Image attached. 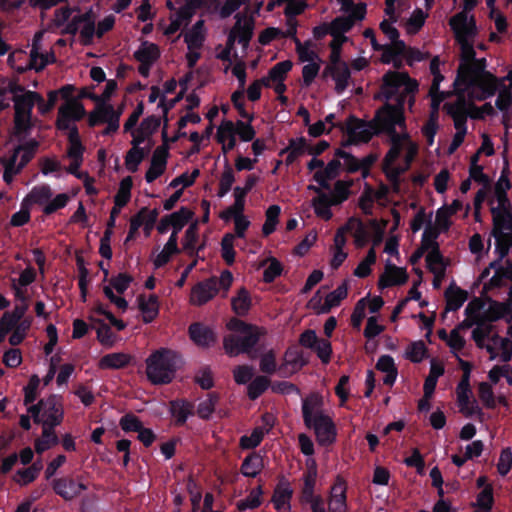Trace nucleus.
<instances>
[{"instance_id":"nucleus-1","label":"nucleus","mask_w":512,"mask_h":512,"mask_svg":"<svg viewBox=\"0 0 512 512\" xmlns=\"http://www.w3.org/2000/svg\"><path fill=\"white\" fill-rule=\"evenodd\" d=\"M322 397L311 394L302 400V417L307 428L313 429L316 439L321 446H330L336 441V426L328 415L321 410Z\"/></svg>"},{"instance_id":"nucleus-2","label":"nucleus","mask_w":512,"mask_h":512,"mask_svg":"<svg viewBox=\"0 0 512 512\" xmlns=\"http://www.w3.org/2000/svg\"><path fill=\"white\" fill-rule=\"evenodd\" d=\"M180 363L178 353L170 349L157 350L146 360L147 378L155 385L168 384L174 379Z\"/></svg>"},{"instance_id":"nucleus-3","label":"nucleus","mask_w":512,"mask_h":512,"mask_svg":"<svg viewBox=\"0 0 512 512\" xmlns=\"http://www.w3.org/2000/svg\"><path fill=\"white\" fill-rule=\"evenodd\" d=\"M418 91V82L412 79L407 72L388 71L383 75L381 93L388 102L395 98L392 104L395 109L404 112V105L408 95Z\"/></svg>"},{"instance_id":"nucleus-4","label":"nucleus","mask_w":512,"mask_h":512,"mask_svg":"<svg viewBox=\"0 0 512 512\" xmlns=\"http://www.w3.org/2000/svg\"><path fill=\"white\" fill-rule=\"evenodd\" d=\"M42 100V95L35 91H26L20 97H12L14 102V134L16 136L30 133L32 123V111L35 100Z\"/></svg>"},{"instance_id":"nucleus-5","label":"nucleus","mask_w":512,"mask_h":512,"mask_svg":"<svg viewBox=\"0 0 512 512\" xmlns=\"http://www.w3.org/2000/svg\"><path fill=\"white\" fill-rule=\"evenodd\" d=\"M493 229L491 236L495 238V253L503 260L512 248V215L509 211L501 213L492 208Z\"/></svg>"},{"instance_id":"nucleus-6","label":"nucleus","mask_w":512,"mask_h":512,"mask_svg":"<svg viewBox=\"0 0 512 512\" xmlns=\"http://www.w3.org/2000/svg\"><path fill=\"white\" fill-rule=\"evenodd\" d=\"M370 124L376 135L393 132L396 127L401 130L407 129L405 113L395 109L389 102H385L376 110Z\"/></svg>"},{"instance_id":"nucleus-7","label":"nucleus","mask_w":512,"mask_h":512,"mask_svg":"<svg viewBox=\"0 0 512 512\" xmlns=\"http://www.w3.org/2000/svg\"><path fill=\"white\" fill-rule=\"evenodd\" d=\"M262 332L247 333L246 335L228 334L223 338V348L229 357H236L240 354H248L252 359L253 348L258 344Z\"/></svg>"},{"instance_id":"nucleus-8","label":"nucleus","mask_w":512,"mask_h":512,"mask_svg":"<svg viewBox=\"0 0 512 512\" xmlns=\"http://www.w3.org/2000/svg\"><path fill=\"white\" fill-rule=\"evenodd\" d=\"M337 126L348 135V140L343 144L344 146L368 143L376 135L370 120L365 121L354 115H350L345 124L340 123Z\"/></svg>"},{"instance_id":"nucleus-9","label":"nucleus","mask_w":512,"mask_h":512,"mask_svg":"<svg viewBox=\"0 0 512 512\" xmlns=\"http://www.w3.org/2000/svg\"><path fill=\"white\" fill-rule=\"evenodd\" d=\"M44 404L42 411L44 436H49L51 427L59 426L64 419V408L61 396L51 394L47 398L41 399Z\"/></svg>"},{"instance_id":"nucleus-10","label":"nucleus","mask_w":512,"mask_h":512,"mask_svg":"<svg viewBox=\"0 0 512 512\" xmlns=\"http://www.w3.org/2000/svg\"><path fill=\"white\" fill-rule=\"evenodd\" d=\"M486 59H474L471 63H460L457 69V75L454 80V87L464 85L472 87L476 79L486 76Z\"/></svg>"},{"instance_id":"nucleus-11","label":"nucleus","mask_w":512,"mask_h":512,"mask_svg":"<svg viewBox=\"0 0 512 512\" xmlns=\"http://www.w3.org/2000/svg\"><path fill=\"white\" fill-rule=\"evenodd\" d=\"M163 144L158 146L152 155L150 166L145 173V180L148 183L154 182L166 170L167 159L169 157V145L167 132L164 129L162 132Z\"/></svg>"},{"instance_id":"nucleus-12","label":"nucleus","mask_w":512,"mask_h":512,"mask_svg":"<svg viewBox=\"0 0 512 512\" xmlns=\"http://www.w3.org/2000/svg\"><path fill=\"white\" fill-rule=\"evenodd\" d=\"M86 115L84 105L78 100H71L62 104L58 109L55 126L60 131L70 128L71 122L80 121Z\"/></svg>"},{"instance_id":"nucleus-13","label":"nucleus","mask_w":512,"mask_h":512,"mask_svg":"<svg viewBox=\"0 0 512 512\" xmlns=\"http://www.w3.org/2000/svg\"><path fill=\"white\" fill-rule=\"evenodd\" d=\"M54 493L65 501H72L77 498L82 491L87 490V485L82 482H76L70 476L55 478L51 482Z\"/></svg>"},{"instance_id":"nucleus-14","label":"nucleus","mask_w":512,"mask_h":512,"mask_svg":"<svg viewBox=\"0 0 512 512\" xmlns=\"http://www.w3.org/2000/svg\"><path fill=\"white\" fill-rule=\"evenodd\" d=\"M217 293L218 278L216 276H212L193 286L190 301L193 305L202 306L212 300Z\"/></svg>"},{"instance_id":"nucleus-15","label":"nucleus","mask_w":512,"mask_h":512,"mask_svg":"<svg viewBox=\"0 0 512 512\" xmlns=\"http://www.w3.org/2000/svg\"><path fill=\"white\" fill-rule=\"evenodd\" d=\"M443 110L452 117L456 132L467 133V101L463 94H460L453 103H445Z\"/></svg>"},{"instance_id":"nucleus-16","label":"nucleus","mask_w":512,"mask_h":512,"mask_svg":"<svg viewBox=\"0 0 512 512\" xmlns=\"http://www.w3.org/2000/svg\"><path fill=\"white\" fill-rule=\"evenodd\" d=\"M190 339L199 347L208 348L216 342V334L212 328L202 322H194L188 328Z\"/></svg>"},{"instance_id":"nucleus-17","label":"nucleus","mask_w":512,"mask_h":512,"mask_svg":"<svg viewBox=\"0 0 512 512\" xmlns=\"http://www.w3.org/2000/svg\"><path fill=\"white\" fill-rule=\"evenodd\" d=\"M408 280V274L404 268L388 263L385 265V271L378 280L380 289L403 285Z\"/></svg>"},{"instance_id":"nucleus-18","label":"nucleus","mask_w":512,"mask_h":512,"mask_svg":"<svg viewBox=\"0 0 512 512\" xmlns=\"http://www.w3.org/2000/svg\"><path fill=\"white\" fill-rule=\"evenodd\" d=\"M323 78L331 76L335 81V91L337 94L343 93L347 86L351 76L350 70L346 62L342 61L337 63L332 70H327V66L323 70Z\"/></svg>"},{"instance_id":"nucleus-19","label":"nucleus","mask_w":512,"mask_h":512,"mask_svg":"<svg viewBox=\"0 0 512 512\" xmlns=\"http://www.w3.org/2000/svg\"><path fill=\"white\" fill-rule=\"evenodd\" d=\"M169 410L171 415L175 418V425L183 426L187 419L194 415L195 406L186 399H175L170 401Z\"/></svg>"},{"instance_id":"nucleus-20","label":"nucleus","mask_w":512,"mask_h":512,"mask_svg":"<svg viewBox=\"0 0 512 512\" xmlns=\"http://www.w3.org/2000/svg\"><path fill=\"white\" fill-rule=\"evenodd\" d=\"M235 18L236 23L233 29L236 32L238 41L243 46H248L253 36L254 18L252 16L244 15L241 13H237Z\"/></svg>"},{"instance_id":"nucleus-21","label":"nucleus","mask_w":512,"mask_h":512,"mask_svg":"<svg viewBox=\"0 0 512 512\" xmlns=\"http://www.w3.org/2000/svg\"><path fill=\"white\" fill-rule=\"evenodd\" d=\"M293 496V489L291 488L290 482L282 477L277 484L273 496L272 502L274 504V508L278 511L285 508L288 511L291 509L290 500Z\"/></svg>"},{"instance_id":"nucleus-22","label":"nucleus","mask_w":512,"mask_h":512,"mask_svg":"<svg viewBox=\"0 0 512 512\" xmlns=\"http://www.w3.org/2000/svg\"><path fill=\"white\" fill-rule=\"evenodd\" d=\"M264 468L263 457L259 452H251L247 455L240 468V472L243 476L248 478L257 477Z\"/></svg>"},{"instance_id":"nucleus-23","label":"nucleus","mask_w":512,"mask_h":512,"mask_svg":"<svg viewBox=\"0 0 512 512\" xmlns=\"http://www.w3.org/2000/svg\"><path fill=\"white\" fill-rule=\"evenodd\" d=\"M347 294H348V284H347V281H344L334 291L327 294V296L325 297L324 304L319 308L317 313L318 314L329 313L333 307H337L340 305L341 301L347 297Z\"/></svg>"},{"instance_id":"nucleus-24","label":"nucleus","mask_w":512,"mask_h":512,"mask_svg":"<svg viewBox=\"0 0 512 512\" xmlns=\"http://www.w3.org/2000/svg\"><path fill=\"white\" fill-rule=\"evenodd\" d=\"M468 298V293L451 284L445 291L446 311L459 310Z\"/></svg>"},{"instance_id":"nucleus-25","label":"nucleus","mask_w":512,"mask_h":512,"mask_svg":"<svg viewBox=\"0 0 512 512\" xmlns=\"http://www.w3.org/2000/svg\"><path fill=\"white\" fill-rule=\"evenodd\" d=\"M138 302L139 309L143 314V322L151 323L159 313L158 297L153 294L146 300L144 295H139Z\"/></svg>"},{"instance_id":"nucleus-26","label":"nucleus","mask_w":512,"mask_h":512,"mask_svg":"<svg viewBox=\"0 0 512 512\" xmlns=\"http://www.w3.org/2000/svg\"><path fill=\"white\" fill-rule=\"evenodd\" d=\"M499 85V80L492 73H486V76L476 79V83L473 86L481 89V95L477 99L482 101L493 96L498 90Z\"/></svg>"},{"instance_id":"nucleus-27","label":"nucleus","mask_w":512,"mask_h":512,"mask_svg":"<svg viewBox=\"0 0 512 512\" xmlns=\"http://www.w3.org/2000/svg\"><path fill=\"white\" fill-rule=\"evenodd\" d=\"M506 280L512 281V262L510 260L506 261V266H499L496 269L495 274L484 285V289L501 288L505 285Z\"/></svg>"},{"instance_id":"nucleus-28","label":"nucleus","mask_w":512,"mask_h":512,"mask_svg":"<svg viewBox=\"0 0 512 512\" xmlns=\"http://www.w3.org/2000/svg\"><path fill=\"white\" fill-rule=\"evenodd\" d=\"M53 193L49 185L43 184L34 186L30 193L24 198V201L28 205L30 204H38L44 205L49 202Z\"/></svg>"},{"instance_id":"nucleus-29","label":"nucleus","mask_w":512,"mask_h":512,"mask_svg":"<svg viewBox=\"0 0 512 512\" xmlns=\"http://www.w3.org/2000/svg\"><path fill=\"white\" fill-rule=\"evenodd\" d=\"M251 305H252V303H251L250 294H249L248 290L244 287H242L238 291L237 296H235L231 299L232 310L238 316L247 315L251 308Z\"/></svg>"},{"instance_id":"nucleus-30","label":"nucleus","mask_w":512,"mask_h":512,"mask_svg":"<svg viewBox=\"0 0 512 512\" xmlns=\"http://www.w3.org/2000/svg\"><path fill=\"white\" fill-rule=\"evenodd\" d=\"M312 206L314 208L315 214L324 219L330 220L333 216L331 211V206H335L333 200L330 199L329 194H320L316 198L312 200Z\"/></svg>"},{"instance_id":"nucleus-31","label":"nucleus","mask_w":512,"mask_h":512,"mask_svg":"<svg viewBox=\"0 0 512 512\" xmlns=\"http://www.w3.org/2000/svg\"><path fill=\"white\" fill-rule=\"evenodd\" d=\"M317 470L315 466V461L312 460V467L304 473L303 476V487L301 491V501L304 503L307 500H312L314 498V488L316 484Z\"/></svg>"},{"instance_id":"nucleus-32","label":"nucleus","mask_w":512,"mask_h":512,"mask_svg":"<svg viewBox=\"0 0 512 512\" xmlns=\"http://www.w3.org/2000/svg\"><path fill=\"white\" fill-rule=\"evenodd\" d=\"M130 363V356L124 353H110L104 355L99 362L102 369H120Z\"/></svg>"},{"instance_id":"nucleus-33","label":"nucleus","mask_w":512,"mask_h":512,"mask_svg":"<svg viewBox=\"0 0 512 512\" xmlns=\"http://www.w3.org/2000/svg\"><path fill=\"white\" fill-rule=\"evenodd\" d=\"M160 57V51L156 44L143 42L141 47L134 52V58L140 62L154 63Z\"/></svg>"},{"instance_id":"nucleus-34","label":"nucleus","mask_w":512,"mask_h":512,"mask_svg":"<svg viewBox=\"0 0 512 512\" xmlns=\"http://www.w3.org/2000/svg\"><path fill=\"white\" fill-rule=\"evenodd\" d=\"M39 146V143L32 139L24 144H20L17 147L14 148L11 155L16 156V160L19 157V153L23 152L20 158V168H24L33 158L37 148Z\"/></svg>"},{"instance_id":"nucleus-35","label":"nucleus","mask_w":512,"mask_h":512,"mask_svg":"<svg viewBox=\"0 0 512 512\" xmlns=\"http://www.w3.org/2000/svg\"><path fill=\"white\" fill-rule=\"evenodd\" d=\"M262 494L263 489L262 486L259 485L258 487L252 489L245 499L239 500L237 502V509L242 512L248 509L253 510L258 508L262 504Z\"/></svg>"},{"instance_id":"nucleus-36","label":"nucleus","mask_w":512,"mask_h":512,"mask_svg":"<svg viewBox=\"0 0 512 512\" xmlns=\"http://www.w3.org/2000/svg\"><path fill=\"white\" fill-rule=\"evenodd\" d=\"M329 25L331 29V36H333V38L345 36L344 34L349 32L354 26L352 17L347 16H338L334 18Z\"/></svg>"},{"instance_id":"nucleus-37","label":"nucleus","mask_w":512,"mask_h":512,"mask_svg":"<svg viewBox=\"0 0 512 512\" xmlns=\"http://www.w3.org/2000/svg\"><path fill=\"white\" fill-rule=\"evenodd\" d=\"M296 52L301 62H315L318 60L321 62L317 52L311 49L313 43L311 40H307L302 43L298 38H295Z\"/></svg>"},{"instance_id":"nucleus-38","label":"nucleus","mask_w":512,"mask_h":512,"mask_svg":"<svg viewBox=\"0 0 512 512\" xmlns=\"http://www.w3.org/2000/svg\"><path fill=\"white\" fill-rule=\"evenodd\" d=\"M352 181L337 180L331 192L330 199L333 200L334 205H340L349 198L350 187Z\"/></svg>"},{"instance_id":"nucleus-39","label":"nucleus","mask_w":512,"mask_h":512,"mask_svg":"<svg viewBox=\"0 0 512 512\" xmlns=\"http://www.w3.org/2000/svg\"><path fill=\"white\" fill-rule=\"evenodd\" d=\"M113 113V106L111 104L100 103L96 106V109L88 115V125L95 127L105 120H108L107 116Z\"/></svg>"},{"instance_id":"nucleus-40","label":"nucleus","mask_w":512,"mask_h":512,"mask_svg":"<svg viewBox=\"0 0 512 512\" xmlns=\"http://www.w3.org/2000/svg\"><path fill=\"white\" fill-rule=\"evenodd\" d=\"M449 24L455 32L465 31L467 34L470 32V30L476 28L475 19L473 16L470 18L468 27V16L466 11H461L454 15L450 19Z\"/></svg>"},{"instance_id":"nucleus-41","label":"nucleus","mask_w":512,"mask_h":512,"mask_svg":"<svg viewBox=\"0 0 512 512\" xmlns=\"http://www.w3.org/2000/svg\"><path fill=\"white\" fill-rule=\"evenodd\" d=\"M218 400H219V396L217 393H215V392L208 393L207 398L198 404L196 413L199 416V418H201L203 420L210 419L211 415L213 414V412L215 410V406H216Z\"/></svg>"},{"instance_id":"nucleus-42","label":"nucleus","mask_w":512,"mask_h":512,"mask_svg":"<svg viewBox=\"0 0 512 512\" xmlns=\"http://www.w3.org/2000/svg\"><path fill=\"white\" fill-rule=\"evenodd\" d=\"M133 181L130 176L123 178L120 182L119 189L114 196V204L119 207H124L128 204L131 198V189Z\"/></svg>"},{"instance_id":"nucleus-43","label":"nucleus","mask_w":512,"mask_h":512,"mask_svg":"<svg viewBox=\"0 0 512 512\" xmlns=\"http://www.w3.org/2000/svg\"><path fill=\"white\" fill-rule=\"evenodd\" d=\"M281 213V208L279 205H271L266 210V219L262 226V233L264 236H269L272 234L278 223V218Z\"/></svg>"},{"instance_id":"nucleus-44","label":"nucleus","mask_w":512,"mask_h":512,"mask_svg":"<svg viewBox=\"0 0 512 512\" xmlns=\"http://www.w3.org/2000/svg\"><path fill=\"white\" fill-rule=\"evenodd\" d=\"M56 427H51L49 431V436H44V426H42V435L40 438L35 440L34 447L35 451L38 454L44 453L50 447L55 446L59 442V438L55 433Z\"/></svg>"},{"instance_id":"nucleus-45","label":"nucleus","mask_w":512,"mask_h":512,"mask_svg":"<svg viewBox=\"0 0 512 512\" xmlns=\"http://www.w3.org/2000/svg\"><path fill=\"white\" fill-rule=\"evenodd\" d=\"M197 241H198V228H197V224L193 223L185 231L184 241H183V248L190 256H193L194 254L198 253V251L200 249H202V246L199 247L198 249H196Z\"/></svg>"},{"instance_id":"nucleus-46","label":"nucleus","mask_w":512,"mask_h":512,"mask_svg":"<svg viewBox=\"0 0 512 512\" xmlns=\"http://www.w3.org/2000/svg\"><path fill=\"white\" fill-rule=\"evenodd\" d=\"M250 1L251 0H226L220 9V17L222 19L228 18L242 5H245V8L241 14L248 15L251 10Z\"/></svg>"},{"instance_id":"nucleus-47","label":"nucleus","mask_w":512,"mask_h":512,"mask_svg":"<svg viewBox=\"0 0 512 512\" xmlns=\"http://www.w3.org/2000/svg\"><path fill=\"white\" fill-rule=\"evenodd\" d=\"M269 386L270 380L266 376H257L249 383L247 395L251 400H256Z\"/></svg>"},{"instance_id":"nucleus-48","label":"nucleus","mask_w":512,"mask_h":512,"mask_svg":"<svg viewBox=\"0 0 512 512\" xmlns=\"http://www.w3.org/2000/svg\"><path fill=\"white\" fill-rule=\"evenodd\" d=\"M428 349L422 340L412 342L405 351V357L413 363H420L427 356Z\"/></svg>"},{"instance_id":"nucleus-49","label":"nucleus","mask_w":512,"mask_h":512,"mask_svg":"<svg viewBox=\"0 0 512 512\" xmlns=\"http://www.w3.org/2000/svg\"><path fill=\"white\" fill-rule=\"evenodd\" d=\"M234 238L233 234L227 233L221 240V256L228 266L233 265L235 262Z\"/></svg>"},{"instance_id":"nucleus-50","label":"nucleus","mask_w":512,"mask_h":512,"mask_svg":"<svg viewBox=\"0 0 512 512\" xmlns=\"http://www.w3.org/2000/svg\"><path fill=\"white\" fill-rule=\"evenodd\" d=\"M88 13V19L83 21L80 27L81 43L84 46H89L93 43V38L96 35L95 21L91 12Z\"/></svg>"},{"instance_id":"nucleus-51","label":"nucleus","mask_w":512,"mask_h":512,"mask_svg":"<svg viewBox=\"0 0 512 512\" xmlns=\"http://www.w3.org/2000/svg\"><path fill=\"white\" fill-rule=\"evenodd\" d=\"M0 163L4 167L3 180L7 184H10L13 180V177L23 169L20 168V163L16 165L17 160L15 155H10L8 158H0Z\"/></svg>"},{"instance_id":"nucleus-52","label":"nucleus","mask_w":512,"mask_h":512,"mask_svg":"<svg viewBox=\"0 0 512 512\" xmlns=\"http://www.w3.org/2000/svg\"><path fill=\"white\" fill-rule=\"evenodd\" d=\"M441 232L442 231L432 223V220H429L422 234L421 245L426 246L428 250L430 248H439V244L436 240Z\"/></svg>"},{"instance_id":"nucleus-53","label":"nucleus","mask_w":512,"mask_h":512,"mask_svg":"<svg viewBox=\"0 0 512 512\" xmlns=\"http://www.w3.org/2000/svg\"><path fill=\"white\" fill-rule=\"evenodd\" d=\"M235 182V176L233 169L229 165L228 161H226L225 169L221 175L219 181V188L217 192V196L222 198L224 197L232 188L233 183Z\"/></svg>"},{"instance_id":"nucleus-54","label":"nucleus","mask_w":512,"mask_h":512,"mask_svg":"<svg viewBox=\"0 0 512 512\" xmlns=\"http://www.w3.org/2000/svg\"><path fill=\"white\" fill-rule=\"evenodd\" d=\"M227 328L235 332L236 335H246L247 333L262 332L258 326L244 322L238 318H232L227 323Z\"/></svg>"},{"instance_id":"nucleus-55","label":"nucleus","mask_w":512,"mask_h":512,"mask_svg":"<svg viewBox=\"0 0 512 512\" xmlns=\"http://www.w3.org/2000/svg\"><path fill=\"white\" fill-rule=\"evenodd\" d=\"M146 156L144 148H131L125 156L126 168L135 173L138 170L139 164L143 161Z\"/></svg>"},{"instance_id":"nucleus-56","label":"nucleus","mask_w":512,"mask_h":512,"mask_svg":"<svg viewBox=\"0 0 512 512\" xmlns=\"http://www.w3.org/2000/svg\"><path fill=\"white\" fill-rule=\"evenodd\" d=\"M348 40L346 36H341L340 38H333L330 42L329 46L331 49V53L329 56V64L327 65V70H332V68L337 64L342 62L341 59V50L342 45Z\"/></svg>"},{"instance_id":"nucleus-57","label":"nucleus","mask_w":512,"mask_h":512,"mask_svg":"<svg viewBox=\"0 0 512 512\" xmlns=\"http://www.w3.org/2000/svg\"><path fill=\"white\" fill-rule=\"evenodd\" d=\"M293 63L290 60H284L276 63L268 72L272 82H284L288 72L292 69Z\"/></svg>"},{"instance_id":"nucleus-58","label":"nucleus","mask_w":512,"mask_h":512,"mask_svg":"<svg viewBox=\"0 0 512 512\" xmlns=\"http://www.w3.org/2000/svg\"><path fill=\"white\" fill-rule=\"evenodd\" d=\"M31 58V67L34 68L36 71L43 70L49 63H53L55 61V55L51 53L48 54H40L37 51V47L35 45L31 49L30 53Z\"/></svg>"},{"instance_id":"nucleus-59","label":"nucleus","mask_w":512,"mask_h":512,"mask_svg":"<svg viewBox=\"0 0 512 512\" xmlns=\"http://www.w3.org/2000/svg\"><path fill=\"white\" fill-rule=\"evenodd\" d=\"M308 149V142L306 138H291L289 139L288 146L281 149L279 155L282 156L286 154L288 151L296 155L297 157L302 156Z\"/></svg>"},{"instance_id":"nucleus-60","label":"nucleus","mask_w":512,"mask_h":512,"mask_svg":"<svg viewBox=\"0 0 512 512\" xmlns=\"http://www.w3.org/2000/svg\"><path fill=\"white\" fill-rule=\"evenodd\" d=\"M477 506L485 512H490L494 504L493 487L487 484L483 490L477 495Z\"/></svg>"},{"instance_id":"nucleus-61","label":"nucleus","mask_w":512,"mask_h":512,"mask_svg":"<svg viewBox=\"0 0 512 512\" xmlns=\"http://www.w3.org/2000/svg\"><path fill=\"white\" fill-rule=\"evenodd\" d=\"M99 326L96 327L97 340L104 346H112L115 341V335L111 327L104 320H98Z\"/></svg>"},{"instance_id":"nucleus-62","label":"nucleus","mask_w":512,"mask_h":512,"mask_svg":"<svg viewBox=\"0 0 512 512\" xmlns=\"http://www.w3.org/2000/svg\"><path fill=\"white\" fill-rule=\"evenodd\" d=\"M478 395L484 406L489 409L496 407L495 396L491 384L481 382L478 386Z\"/></svg>"},{"instance_id":"nucleus-63","label":"nucleus","mask_w":512,"mask_h":512,"mask_svg":"<svg viewBox=\"0 0 512 512\" xmlns=\"http://www.w3.org/2000/svg\"><path fill=\"white\" fill-rule=\"evenodd\" d=\"M119 425L121 429L128 432H138L142 429L143 424L140 419L133 413H127L120 418Z\"/></svg>"},{"instance_id":"nucleus-64","label":"nucleus","mask_w":512,"mask_h":512,"mask_svg":"<svg viewBox=\"0 0 512 512\" xmlns=\"http://www.w3.org/2000/svg\"><path fill=\"white\" fill-rule=\"evenodd\" d=\"M70 200V197L66 193H60L56 195L52 200L50 199L49 202L44 206L43 213L45 215H51L54 212H56L59 209H62L66 207Z\"/></svg>"}]
</instances>
